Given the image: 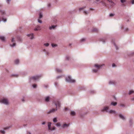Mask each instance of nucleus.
Listing matches in <instances>:
<instances>
[{"label": "nucleus", "mask_w": 134, "mask_h": 134, "mask_svg": "<svg viewBox=\"0 0 134 134\" xmlns=\"http://www.w3.org/2000/svg\"><path fill=\"white\" fill-rule=\"evenodd\" d=\"M55 104L56 106V109H53L50 110L48 112V114L54 112L55 111L57 110L58 108L60 107V104L58 101H57L55 102Z\"/></svg>", "instance_id": "nucleus-1"}, {"label": "nucleus", "mask_w": 134, "mask_h": 134, "mask_svg": "<svg viewBox=\"0 0 134 134\" xmlns=\"http://www.w3.org/2000/svg\"><path fill=\"white\" fill-rule=\"evenodd\" d=\"M109 108V107L108 106L104 107L103 108L102 110V111L103 112L106 111V112H108L110 114H114L115 115H116V111L114 110H110L109 111H108V110Z\"/></svg>", "instance_id": "nucleus-2"}, {"label": "nucleus", "mask_w": 134, "mask_h": 134, "mask_svg": "<svg viewBox=\"0 0 134 134\" xmlns=\"http://www.w3.org/2000/svg\"><path fill=\"white\" fill-rule=\"evenodd\" d=\"M0 102L3 103L7 105L9 104L8 100L6 98H3L0 100Z\"/></svg>", "instance_id": "nucleus-3"}, {"label": "nucleus", "mask_w": 134, "mask_h": 134, "mask_svg": "<svg viewBox=\"0 0 134 134\" xmlns=\"http://www.w3.org/2000/svg\"><path fill=\"white\" fill-rule=\"evenodd\" d=\"M66 81L70 82H74L75 81L72 79L70 76H68L66 77Z\"/></svg>", "instance_id": "nucleus-4"}, {"label": "nucleus", "mask_w": 134, "mask_h": 134, "mask_svg": "<svg viewBox=\"0 0 134 134\" xmlns=\"http://www.w3.org/2000/svg\"><path fill=\"white\" fill-rule=\"evenodd\" d=\"M51 122H48V129L50 130H52L55 129V127H53L52 128H51Z\"/></svg>", "instance_id": "nucleus-5"}, {"label": "nucleus", "mask_w": 134, "mask_h": 134, "mask_svg": "<svg viewBox=\"0 0 134 134\" xmlns=\"http://www.w3.org/2000/svg\"><path fill=\"white\" fill-rule=\"evenodd\" d=\"M104 65V64L99 65L97 64H96L94 65V67L98 69L101 68L102 66Z\"/></svg>", "instance_id": "nucleus-6"}, {"label": "nucleus", "mask_w": 134, "mask_h": 134, "mask_svg": "<svg viewBox=\"0 0 134 134\" xmlns=\"http://www.w3.org/2000/svg\"><path fill=\"white\" fill-rule=\"evenodd\" d=\"M41 76H36L31 77V79H32L34 80H36L38 79Z\"/></svg>", "instance_id": "nucleus-7"}, {"label": "nucleus", "mask_w": 134, "mask_h": 134, "mask_svg": "<svg viewBox=\"0 0 134 134\" xmlns=\"http://www.w3.org/2000/svg\"><path fill=\"white\" fill-rule=\"evenodd\" d=\"M107 1L110 3V4L111 6H113L115 5L114 3L112 1V0H107Z\"/></svg>", "instance_id": "nucleus-8"}, {"label": "nucleus", "mask_w": 134, "mask_h": 134, "mask_svg": "<svg viewBox=\"0 0 134 134\" xmlns=\"http://www.w3.org/2000/svg\"><path fill=\"white\" fill-rule=\"evenodd\" d=\"M27 36L30 37V38L32 39L34 38V35L33 34H31L27 35Z\"/></svg>", "instance_id": "nucleus-9"}, {"label": "nucleus", "mask_w": 134, "mask_h": 134, "mask_svg": "<svg viewBox=\"0 0 134 134\" xmlns=\"http://www.w3.org/2000/svg\"><path fill=\"white\" fill-rule=\"evenodd\" d=\"M41 29V27L39 26H37L36 28L34 29V30L37 31L40 30Z\"/></svg>", "instance_id": "nucleus-10"}, {"label": "nucleus", "mask_w": 134, "mask_h": 134, "mask_svg": "<svg viewBox=\"0 0 134 134\" xmlns=\"http://www.w3.org/2000/svg\"><path fill=\"white\" fill-rule=\"evenodd\" d=\"M92 31L93 32H98V30L97 28H93Z\"/></svg>", "instance_id": "nucleus-11"}, {"label": "nucleus", "mask_w": 134, "mask_h": 134, "mask_svg": "<svg viewBox=\"0 0 134 134\" xmlns=\"http://www.w3.org/2000/svg\"><path fill=\"white\" fill-rule=\"evenodd\" d=\"M119 116L120 118L121 119L123 120H125V118L124 116H123L121 114H120Z\"/></svg>", "instance_id": "nucleus-12"}, {"label": "nucleus", "mask_w": 134, "mask_h": 134, "mask_svg": "<svg viewBox=\"0 0 134 134\" xmlns=\"http://www.w3.org/2000/svg\"><path fill=\"white\" fill-rule=\"evenodd\" d=\"M0 39L2 41H5V38L4 36H0Z\"/></svg>", "instance_id": "nucleus-13"}, {"label": "nucleus", "mask_w": 134, "mask_h": 134, "mask_svg": "<svg viewBox=\"0 0 134 134\" xmlns=\"http://www.w3.org/2000/svg\"><path fill=\"white\" fill-rule=\"evenodd\" d=\"M1 14L2 15H4L5 14V13L4 10H0Z\"/></svg>", "instance_id": "nucleus-14"}, {"label": "nucleus", "mask_w": 134, "mask_h": 134, "mask_svg": "<svg viewBox=\"0 0 134 134\" xmlns=\"http://www.w3.org/2000/svg\"><path fill=\"white\" fill-rule=\"evenodd\" d=\"M49 97L48 96L46 97L45 98V101L47 102L49 101Z\"/></svg>", "instance_id": "nucleus-15"}, {"label": "nucleus", "mask_w": 134, "mask_h": 134, "mask_svg": "<svg viewBox=\"0 0 134 134\" xmlns=\"http://www.w3.org/2000/svg\"><path fill=\"white\" fill-rule=\"evenodd\" d=\"M109 83L110 84H115V82L113 81H110L109 82Z\"/></svg>", "instance_id": "nucleus-16"}, {"label": "nucleus", "mask_w": 134, "mask_h": 134, "mask_svg": "<svg viewBox=\"0 0 134 134\" xmlns=\"http://www.w3.org/2000/svg\"><path fill=\"white\" fill-rule=\"evenodd\" d=\"M117 104V103L116 102H112L111 103V104L112 105H113L114 106L116 105Z\"/></svg>", "instance_id": "nucleus-17"}, {"label": "nucleus", "mask_w": 134, "mask_h": 134, "mask_svg": "<svg viewBox=\"0 0 134 134\" xmlns=\"http://www.w3.org/2000/svg\"><path fill=\"white\" fill-rule=\"evenodd\" d=\"M75 112L74 111H72L71 113V115L72 116H74L75 115Z\"/></svg>", "instance_id": "nucleus-18"}, {"label": "nucleus", "mask_w": 134, "mask_h": 134, "mask_svg": "<svg viewBox=\"0 0 134 134\" xmlns=\"http://www.w3.org/2000/svg\"><path fill=\"white\" fill-rule=\"evenodd\" d=\"M53 121L54 122H57V120L56 118H55L53 119Z\"/></svg>", "instance_id": "nucleus-19"}, {"label": "nucleus", "mask_w": 134, "mask_h": 134, "mask_svg": "<svg viewBox=\"0 0 134 134\" xmlns=\"http://www.w3.org/2000/svg\"><path fill=\"white\" fill-rule=\"evenodd\" d=\"M55 27V26L53 25L51 27H49V29H54Z\"/></svg>", "instance_id": "nucleus-20"}, {"label": "nucleus", "mask_w": 134, "mask_h": 134, "mask_svg": "<svg viewBox=\"0 0 134 134\" xmlns=\"http://www.w3.org/2000/svg\"><path fill=\"white\" fill-rule=\"evenodd\" d=\"M57 71L58 72H62V70L60 69H56Z\"/></svg>", "instance_id": "nucleus-21"}, {"label": "nucleus", "mask_w": 134, "mask_h": 134, "mask_svg": "<svg viewBox=\"0 0 134 134\" xmlns=\"http://www.w3.org/2000/svg\"><path fill=\"white\" fill-rule=\"evenodd\" d=\"M15 64H18L19 63V60L18 59L16 60L15 62Z\"/></svg>", "instance_id": "nucleus-22"}, {"label": "nucleus", "mask_w": 134, "mask_h": 134, "mask_svg": "<svg viewBox=\"0 0 134 134\" xmlns=\"http://www.w3.org/2000/svg\"><path fill=\"white\" fill-rule=\"evenodd\" d=\"M12 76H13V77H17L18 76V75H17V74H13V75H12Z\"/></svg>", "instance_id": "nucleus-23"}, {"label": "nucleus", "mask_w": 134, "mask_h": 134, "mask_svg": "<svg viewBox=\"0 0 134 134\" xmlns=\"http://www.w3.org/2000/svg\"><path fill=\"white\" fill-rule=\"evenodd\" d=\"M68 126V125L67 124H64L63 125V127H67V126Z\"/></svg>", "instance_id": "nucleus-24"}, {"label": "nucleus", "mask_w": 134, "mask_h": 134, "mask_svg": "<svg viewBox=\"0 0 134 134\" xmlns=\"http://www.w3.org/2000/svg\"><path fill=\"white\" fill-rule=\"evenodd\" d=\"M52 46L53 47H55L57 46V45L56 44L53 43V44H52Z\"/></svg>", "instance_id": "nucleus-25"}, {"label": "nucleus", "mask_w": 134, "mask_h": 134, "mask_svg": "<svg viewBox=\"0 0 134 134\" xmlns=\"http://www.w3.org/2000/svg\"><path fill=\"white\" fill-rule=\"evenodd\" d=\"M134 93V91H133L131 90V91H130L129 94L130 95V94H131L132 93Z\"/></svg>", "instance_id": "nucleus-26"}, {"label": "nucleus", "mask_w": 134, "mask_h": 134, "mask_svg": "<svg viewBox=\"0 0 134 134\" xmlns=\"http://www.w3.org/2000/svg\"><path fill=\"white\" fill-rule=\"evenodd\" d=\"M49 44L48 43H45L44 44V45L46 47H48L49 46Z\"/></svg>", "instance_id": "nucleus-27"}, {"label": "nucleus", "mask_w": 134, "mask_h": 134, "mask_svg": "<svg viewBox=\"0 0 134 134\" xmlns=\"http://www.w3.org/2000/svg\"><path fill=\"white\" fill-rule=\"evenodd\" d=\"M85 39L84 38H82L80 40V41L81 42H83V41H85Z\"/></svg>", "instance_id": "nucleus-28"}, {"label": "nucleus", "mask_w": 134, "mask_h": 134, "mask_svg": "<svg viewBox=\"0 0 134 134\" xmlns=\"http://www.w3.org/2000/svg\"><path fill=\"white\" fill-rule=\"evenodd\" d=\"M15 43H13V44H10V46L11 47H14V46H15Z\"/></svg>", "instance_id": "nucleus-29"}, {"label": "nucleus", "mask_w": 134, "mask_h": 134, "mask_svg": "<svg viewBox=\"0 0 134 134\" xmlns=\"http://www.w3.org/2000/svg\"><path fill=\"white\" fill-rule=\"evenodd\" d=\"M98 70L97 69H93V72H96Z\"/></svg>", "instance_id": "nucleus-30"}, {"label": "nucleus", "mask_w": 134, "mask_h": 134, "mask_svg": "<svg viewBox=\"0 0 134 134\" xmlns=\"http://www.w3.org/2000/svg\"><path fill=\"white\" fill-rule=\"evenodd\" d=\"M56 125L58 126H60V123H58V122L57 123Z\"/></svg>", "instance_id": "nucleus-31"}, {"label": "nucleus", "mask_w": 134, "mask_h": 134, "mask_svg": "<svg viewBox=\"0 0 134 134\" xmlns=\"http://www.w3.org/2000/svg\"><path fill=\"white\" fill-rule=\"evenodd\" d=\"M85 8V7H83L82 8H79V10L80 11L84 9Z\"/></svg>", "instance_id": "nucleus-32"}, {"label": "nucleus", "mask_w": 134, "mask_h": 134, "mask_svg": "<svg viewBox=\"0 0 134 134\" xmlns=\"http://www.w3.org/2000/svg\"><path fill=\"white\" fill-rule=\"evenodd\" d=\"M2 20L4 22H5L7 21V19H4L3 18L2 19Z\"/></svg>", "instance_id": "nucleus-33"}, {"label": "nucleus", "mask_w": 134, "mask_h": 134, "mask_svg": "<svg viewBox=\"0 0 134 134\" xmlns=\"http://www.w3.org/2000/svg\"><path fill=\"white\" fill-rule=\"evenodd\" d=\"M0 132L3 134H4L5 133V132L4 131L1 130Z\"/></svg>", "instance_id": "nucleus-34"}, {"label": "nucleus", "mask_w": 134, "mask_h": 134, "mask_svg": "<svg viewBox=\"0 0 134 134\" xmlns=\"http://www.w3.org/2000/svg\"><path fill=\"white\" fill-rule=\"evenodd\" d=\"M42 17V15L41 14V13H40V16H39V18H41Z\"/></svg>", "instance_id": "nucleus-35"}, {"label": "nucleus", "mask_w": 134, "mask_h": 134, "mask_svg": "<svg viewBox=\"0 0 134 134\" xmlns=\"http://www.w3.org/2000/svg\"><path fill=\"white\" fill-rule=\"evenodd\" d=\"M38 22L39 23H42V21H41V20H40V19H38Z\"/></svg>", "instance_id": "nucleus-36"}, {"label": "nucleus", "mask_w": 134, "mask_h": 134, "mask_svg": "<svg viewBox=\"0 0 134 134\" xmlns=\"http://www.w3.org/2000/svg\"><path fill=\"white\" fill-rule=\"evenodd\" d=\"M32 86H33V87L34 88H35L37 86H36V84H34Z\"/></svg>", "instance_id": "nucleus-37"}, {"label": "nucleus", "mask_w": 134, "mask_h": 134, "mask_svg": "<svg viewBox=\"0 0 134 134\" xmlns=\"http://www.w3.org/2000/svg\"><path fill=\"white\" fill-rule=\"evenodd\" d=\"M121 3H124L125 2V0H121Z\"/></svg>", "instance_id": "nucleus-38"}, {"label": "nucleus", "mask_w": 134, "mask_h": 134, "mask_svg": "<svg viewBox=\"0 0 134 134\" xmlns=\"http://www.w3.org/2000/svg\"><path fill=\"white\" fill-rule=\"evenodd\" d=\"M84 13L85 14V15H86L88 13V12H86V11H85L84 12Z\"/></svg>", "instance_id": "nucleus-39"}, {"label": "nucleus", "mask_w": 134, "mask_h": 134, "mask_svg": "<svg viewBox=\"0 0 134 134\" xmlns=\"http://www.w3.org/2000/svg\"><path fill=\"white\" fill-rule=\"evenodd\" d=\"M114 45H115L116 48V49H118V48H117V46L115 44V43H114Z\"/></svg>", "instance_id": "nucleus-40"}, {"label": "nucleus", "mask_w": 134, "mask_h": 134, "mask_svg": "<svg viewBox=\"0 0 134 134\" xmlns=\"http://www.w3.org/2000/svg\"><path fill=\"white\" fill-rule=\"evenodd\" d=\"M114 15L112 14H110V16H114Z\"/></svg>", "instance_id": "nucleus-41"}, {"label": "nucleus", "mask_w": 134, "mask_h": 134, "mask_svg": "<svg viewBox=\"0 0 134 134\" xmlns=\"http://www.w3.org/2000/svg\"><path fill=\"white\" fill-rule=\"evenodd\" d=\"M66 59L68 60H69V59L70 58V57H69L68 56H67L66 57Z\"/></svg>", "instance_id": "nucleus-42"}, {"label": "nucleus", "mask_w": 134, "mask_h": 134, "mask_svg": "<svg viewBox=\"0 0 134 134\" xmlns=\"http://www.w3.org/2000/svg\"><path fill=\"white\" fill-rule=\"evenodd\" d=\"M12 42H14V38H12Z\"/></svg>", "instance_id": "nucleus-43"}, {"label": "nucleus", "mask_w": 134, "mask_h": 134, "mask_svg": "<svg viewBox=\"0 0 134 134\" xmlns=\"http://www.w3.org/2000/svg\"><path fill=\"white\" fill-rule=\"evenodd\" d=\"M11 0H7V2L8 3H9V2Z\"/></svg>", "instance_id": "nucleus-44"}, {"label": "nucleus", "mask_w": 134, "mask_h": 134, "mask_svg": "<svg viewBox=\"0 0 134 134\" xmlns=\"http://www.w3.org/2000/svg\"><path fill=\"white\" fill-rule=\"evenodd\" d=\"M116 66V65H115V64H114V63H113V64H112V66L113 67H115V66Z\"/></svg>", "instance_id": "nucleus-45"}, {"label": "nucleus", "mask_w": 134, "mask_h": 134, "mask_svg": "<svg viewBox=\"0 0 134 134\" xmlns=\"http://www.w3.org/2000/svg\"><path fill=\"white\" fill-rule=\"evenodd\" d=\"M132 3V4H134V0H132L131 1Z\"/></svg>", "instance_id": "nucleus-46"}, {"label": "nucleus", "mask_w": 134, "mask_h": 134, "mask_svg": "<svg viewBox=\"0 0 134 134\" xmlns=\"http://www.w3.org/2000/svg\"><path fill=\"white\" fill-rule=\"evenodd\" d=\"M9 127H6V128H4V130H6V129H9Z\"/></svg>", "instance_id": "nucleus-47"}, {"label": "nucleus", "mask_w": 134, "mask_h": 134, "mask_svg": "<svg viewBox=\"0 0 134 134\" xmlns=\"http://www.w3.org/2000/svg\"><path fill=\"white\" fill-rule=\"evenodd\" d=\"M120 106L122 107L124 106V105L123 104H120Z\"/></svg>", "instance_id": "nucleus-48"}, {"label": "nucleus", "mask_w": 134, "mask_h": 134, "mask_svg": "<svg viewBox=\"0 0 134 134\" xmlns=\"http://www.w3.org/2000/svg\"><path fill=\"white\" fill-rule=\"evenodd\" d=\"M101 41H102L103 42H105V41L103 39H102Z\"/></svg>", "instance_id": "nucleus-49"}, {"label": "nucleus", "mask_w": 134, "mask_h": 134, "mask_svg": "<svg viewBox=\"0 0 134 134\" xmlns=\"http://www.w3.org/2000/svg\"><path fill=\"white\" fill-rule=\"evenodd\" d=\"M18 40L19 41H21V39L20 38H19V39H18Z\"/></svg>", "instance_id": "nucleus-50"}, {"label": "nucleus", "mask_w": 134, "mask_h": 134, "mask_svg": "<svg viewBox=\"0 0 134 134\" xmlns=\"http://www.w3.org/2000/svg\"><path fill=\"white\" fill-rule=\"evenodd\" d=\"M45 122H43L42 123V124H43V125H44V124H45Z\"/></svg>", "instance_id": "nucleus-51"}, {"label": "nucleus", "mask_w": 134, "mask_h": 134, "mask_svg": "<svg viewBox=\"0 0 134 134\" xmlns=\"http://www.w3.org/2000/svg\"><path fill=\"white\" fill-rule=\"evenodd\" d=\"M48 5L49 7H50V5H51V4H49Z\"/></svg>", "instance_id": "nucleus-52"}, {"label": "nucleus", "mask_w": 134, "mask_h": 134, "mask_svg": "<svg viewBox=\"0 0 134 134\" xmlns=\"http://www.w3.org/2000/svg\"><path fill=\"white\" fill-rule=\"evenodd\" d=\"M130 122H132V120H130Z\"/></svg>", "instance_id": "nucleus-53"}, {"label": "nucleus", "mask_w": 134, "mask_h": 134, "mask_svg": "<svg viewBox=\"0 0 134 134\" xmlns=\"http://www.w3.org/2000/svg\"><path fill=\"white\" fill-rule=\"evenodd\" d=\"M128 30V29H126V31H127Z\"/></svg>", "instance_id": "nucleus-54"}, {"label": "nucleus", "mask_w": 134, "mask_h": 134, "mask_svg": "<svg viewBox=\"0 0 134 134\" xmlns=\"http://www.w3.org/2000/svg\"><path fill=\"white\" fill-rule=\"evenodd\" d=\"M97 2L99 0H96Z\"/></svg>", "instance_id": "nucleus-55"}, {"label": "nucleus", "mask_w": 134, "mask_h": 134, "mask_svg": "<svg viewBox=\"0 0 134 134\" xmlns=\"http://www.w3.org/2000/svg\"><path fill=\"white\" fill-rule=\"evenodd\" d=\"M2 6V5L0 4V7H1Z\"/></svg>", "instance_id": "nucleus-56"}, {"label": "nucleus", "mask_w": 134, "mask_h": 134, "mask_svg": "<svg viewBox=\"0 0 134 134\" xmlns=\"http://www.w3.org/2000/svg\"><path fill=\"white\" fill-rule=\"evenodd\" d=\"M22 101H24V99H23L22 100Z\"/></svg>", "instance_id": "nucleus-57"}, {"label": "nucleus", "mask_w": 134, "mask_h": 134, "mask_svg": "<svg viewBox=\"0 0 134 134\" xmlns=\"http://www.w3.org/2000/svg\"><path fill=\"white\" fill-rule=\"evenodd\" d=\"M90 10H93V9H92L91 8H90Z\"/></svg>", "instance_id": "nucleus-58"}, {"label": "nucleus", "mask_w": 134, "mask_h": 134, "mask_svg": "<svg viewBox=\"0 0 134 134\" xmlns=\"http://www.w3.org/2000/svg\"><path fill=\"white\" fill-rule=\"evenodd\" d=\"M71 44H70V46H71Z\"/></svg>", "instance_id": "nucleus-59"}, {"label": "nucleus", "mask_w": 134, "mask_h": 134, "mask_svg": "<svg viewBox=\"0 0 134 134\" xmlns=\"http://www.w3.org/2000/svg\"><path fill=\"white\" fill-rule=\"evenodd\" d=\"M133 100H134V98H133Z\"/></svg>", "instance_id": "nucleus-60"}, {"label": "nucleus", "mask_w": 134, "mask_h": 134, "mask_svg": "<svg viewBox=\"0 0 134 134\" xmlns=\"http://www.w3.org/2000/svg\"><path fill=\"white\" fill-rule=\"evenodd\" d=\"M29 134H31L30 133H29Z\"/></svg>", "instance_id": "nucleus-61"}]
</instances>
